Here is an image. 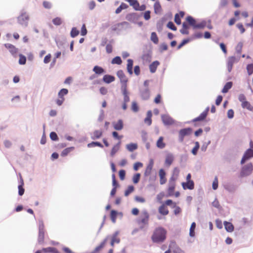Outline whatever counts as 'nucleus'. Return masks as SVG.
<instances>
[{
	"label": "nucleus",
	"mask_w": 253,
	"mask_h": 253,
	"mask_svg": "<svg viewBox=\"0 0 253 253\" xmlns=\"http://www.w3.org/2000/svg\"><path fill=\"white\" fill-rule=\"evenodd\" d=\"M113 125L114 129L117 130H121L124 127L123 122L122 120H118L117 122L113 123Z\"/></svg>",
	"instance_id": "nucleus-20"
},
{
	"label": "nucleus",
	"mask_w": 253,
	"mask_h": 253,
	"mask_svg": "<svg viewBox=\"0 0 253 253\" xmlns=\"http://www.w3.org/2000/svg\"><path fill=\"white\" fill-rule=\"evenodd\" d=\"M112 135L115 139H118L119 140H120L123 138V136L119 135L118 133L116 131H113L112 132Z\"/></svg>",
	"instance_id": "nucleus-64"
},
{
	"label": "nucleus",
	"mask_w": 253,
	"mask_h": 253,
	"mask_svg": "<svg viewBox=\"0 0 253 253\" xmlns=\"http://www.w3.org/2000/svg\"><path fill=\"white\" fill-rule=\"evenodd\" d=\"M173 161V157L171 154H168L166 158L165 165L167 167L170 166Z\"/></svg>",
	"instance_id": "nucleus-26"
},
{
	"label": "nucleus",
	"mask_w": 253,
	"mask_h": 253,
	"mask_svg": "<svg viewBox=\"0 0 253 253\" xmlns=\"http://www.w3.org/2000/svg\"><path fill=\"white\" fill-rule=\"evenodd\" d=\"M160 65V62L158 61H155L153 62L149 65V70L151 73H154L156 71L157 68Z\"/></svg>",
	"instance_id": "nucleus-22"
},
{
	"label": "nucleus",
	"mask_w": 253,
	"mask_h": 253,
	"mask_svg": "<svg viewBox=\"0 0 253 253\" xmlns=\"http://www.w3.org/2000/svg\"><path fill=\"white\" fill-rule=\"evenodd\" d=\"M119 232L118 231L116 232L112 236V241H113L115 243H119L120 242V239L118 237Z\"/></svg>",
	"instance_id": "nucleus-45"
},
{
	"label": "nucleus",
	"mask_w": 253,
	"mask_h": 253,
	"mask_svg": "<svg viewBox=\"0 0 253 253\" xmlns=\"http://www.w3.org/2000/svg\"><path fill=\"white\" fill-rule=\"evenodd\" d=\"M122 62V59L120 57L116 56L112 60V64L120 65Z\"/></svg>",
	"instance_id": "nucleus-51"
},
{
	"label": "nucleus",
	"mask_w": 253,
	"mask_h": 253,
	"mask_svg": "<svg viewBox=\"0 0 253 253\" xmlns=\"http://www.w3.org/2000/svg\"><path fill=\"white\" fill-rule=\"evenodd\" d=\"M121 144V141H120L117 144L114 145L111 151V156H113L119 150Z\"/></svg>",
	"instance_id": "nucleus-30"
},
{
	"label": "nucleus",
	"mask_w": 253,
	"mask_h": 253,
	"mask_svg": "<svg viewBox=\"0 0 253 253\" xmlns=\"http://www.w3.org/2000/svg\"><path fill=\"white\" fill-rule=\"evenodd\" d=\"M134 188L132 185L128 186L127 189H126V191H125V196H128L131 193H132L134 191Z\"/></svg>",
	"instance_id": "nucleus-46"
},
{
	"label": "nucleus",
	"mask_w": 253,
	"mask_h": 253,
	"mask_svg": "<svg viewBox=\"0 0 253 253\" xmlns=\"http://www.w3.org/2000/svg\"><path fill=\"white\" fill-rule=\"evenodd\" d=\"M151 40L155 44L159 42V39L155 32H152L151 35Z\"/></svg>",
	"instance_id": "nucleus-42"
},
{
	"label": "nucleus",
	"mask_w": 253,
	"mask_h": 253,
	"mask_svg": "<svg viewBox=\"0 0 253 253\" xmlns=\"http://www.w3.org/2000/svg\"><path fill=\"white\" fill-rule=\"evenodd\" d=\"M182 186L184 189L192 190L194 188V183L193 181H187L186 182H182Z\"/></svg>",
	"instance_id": "nucleus-17"
},
{
	"label": "nucleus",
	"mask_w": 253,
	"mask_h": 253,
	"mask_svg": "<svg viewBox=\"0 0 253 253\" xmlns=\"http://www.w3.org/2000/svg\"><path fill=\"white\" fill-rule=\"evenodd\" d=\"M241 106L243 108H246L250 111L253 110V107L248 101H246L245 102H243V103L241 104Z\"/></svg>",
	"instance_id": "nucleus-34"
},
{
	"label": "nucleus",
	"mask_w": 253,
	"mask_h": 253,
	"mask_svg": "<svg viewBox=\"0 0 253 253\" xmlns=\"http://www.w3.org/2000/svg\"><path fill=\"white\" fill-rule=\"evenodd\" d=\"M44 225L43 221H40L38 241L39 244H42L44 242Z\"/></svg>",
	"instance_id": "nucleus-5"
},
{
	"label": "nucleus",
	"mask_w": 253,
	"mask_h": 253,
	"mask_svg": "<svg viewBox=\"0 0 253 253\" xmlns=\"http://www.w3.org/2000/svg\"><path fill=\"white\" fill-rule=\"evenodd\" d=\"M95 146H98L101 148L103 147V146L102 145V144L99 142H92L87 144L88 147H95Z\"/></svg>",
	"instance_id": "nucleus-48"
},
{
	"label": "nucleus",
	"mask_w": 253,
	"mask_h": 253,
	"mask_svg": "<svg viewBox=\"0 0 253 253\" xmlns=\"http://www.w3.org/2000/svg\"><path fill=\"white\" fill-rule=\"evenodd\" d=\"M26 62V58L25 56L20 54L19 55V63L21 65H24Z\"/></svg>",
	"instance_id": "nucleus-56"
},
{
	"label": "nucleus",
	"mask_w": 253,
	"mask_h": 253,
	"mask_svg": "<svg viewBox=\"0 0 253 253\" xmlns=\"http://www.w3.org/2000/svg\"><path fill=\"white\" fill-rule=\"evenodd\" d=\"M128 2L131 6L135 10L139 5V2L137 0H126Z\"/></svg>",
	"instance_id": "nucleus-41"
},
{
	"label": "nucleus",
	"mask_w": 253,
	"mask_h": 253,
	"mask_svg": "<svg viewBox=\"0 0 253 253\" xmlns=\"http://www.w3.org/2000/svg\"><path fill=\"white\" fill-rule=\"evenodd\" d=\"M154 11L156 14H159L162 11L161 5L159 2H156L154 5Z\"/></svg>",
	"instance_id": "nucleus-33"
},
{
	"label": "nucleus",
	"mask_w": 253,
	"mask_h": 253,
	"mask_svg": "<svg viewBox=\"0 0 253 253\" xmlns=\"http://www.w3.org/2000/svg\"><path fill=\"white\" fill-rule=\"evenodd\" d=\"M167 27L172 30H176V27L175 26V25L172 22H169L167 24Z\"/></svg>",
	"instance_id": "nucleus-61"
},
{
	"label": "nucleus",
	"mask_w": 253,
	"mask_h": 253,
	"mask_svg": "<svg viewBox=\"0 0 253 253\" xmlns=\"http://www.w3.org/2000/svg\"><path fill=\"white\" fill-rule=\"evenodd\" d=\"M247 69L249 75H251L253 73V64H249L247 67Z\"/></svg>",
	"instance_id": "nucleus-59"
},
{
	"label": "nucleus",
	"mask_w": 253,
	"mask_h": 253,
	"mask_svg": "<svg viewBox=\"0 0 253 253\" xmlns=\"http://www.w3.org/2000/svg\"><path fill=\"white\" fill-rule=\"evenodd\" d=\"M175 187V178L171 176L169 181V187L168 188V195L167 197H169L174 195V191Z\"/></svg>",
	"instance_id": "nucleus-6"
},
{
	"label": "nucleus",
	"mask_w": 253,
	"mask_h": 253,
	"mask_svg": "<svg viewBox=\"0 0 253 253\" xmlns=\"http://www.w3.org/2000/svg\"><path fill=\"white\" fill-rule=\"evenodd\" d=\"M173 204L171 200L169 199L166 200L164 203L162 204L158 208L159 213L163 216L167 215L169 213V211L167 208L168 206H171Z\"/></svg>",
	"instance_id": "nucleus-3"
},
{
	"label": "nucleus",
	"mask_w": 253,
	"mask_h": 253,
	"mask_svg": "<svg viewBox=\"0 0 253 253\" xmlns=\"http://www.w3.org/2000/svg\"><path fill=\"white\" fill-rule=\"evenodd\" d=\"M93 71L97 75H101L105 72L104 70L98 66H95L93 69Z\"/></svg>",
	"instance_id": "nucleus-31"
},
{
	"label": "nucleus",
	"mask_w": 253,
	"mask_h": 253,
	"mask_svg": "<svg viewBox=\"0 0 253 253\" xmlns=\"http://www.w3.org/2000/svg\"><path fill=\"white\" fill-rule=\"evenodd\" d=\"M117 216V212L114 210H112L110 213V217L112 221L114 223L116 222V220Z\"/></svg>",
	"instance_id": "nucleus-50"
},
{
	"label": "nucleus",
	"mask_w": 253,
	"mask_h": 253,
	"mask_svg": "<svg viewBox=\"0 0 253 253\" xmlns=\"http://www.w3.org/2000/svg\"><path fill=\"white\" fill-rule=\"evenodd\" d=\"M24 182L23 180L21 181V184L18 186V194L20 196H22L25 192V189L23 188Z\"/></svg>",
	"instance_id": "nucleus-47"
},
{
	"label": "nucleus",
	"mask_w": 253,
	"mask_h": 253,
	"mask_svg": "<svg viewBox=\"0 0 253 253\" xmlns=\"http://www.w3.org/2000/svg\"><path fill=\"white\" fill-rule=\"evenodd\" d=\"M184 15L183 11H180L179 13H176L174 16V22L177 25L181 24L180 17L182 18Z\"/></svg>",
	"instance_id": "nucleus-23"
},
{
	"label": "nucleus",
	"mask_w": 253,
	"mask_h": 253,
	"mask_svg": "<svg viewBox=\"0 0 253 253\" xmlns=\"http://www.w3.org/2000/svg\"><path fill=\"white\" fill-rule=\"evenodd\" d=\"M196 228V223L195 222H193L190 228L189 235L191 237H194L195 236V229Z\"/></svg>",
	"instance_id": "nucleus-44"
},
{
	"label": "nucleus",
	"mask_w": 253,
	"mask_h": 253,
	"mask_svg": "<svg viewBox=\"0 0 253 253\" xmlns=\"http://www.w3.org/2000/svg\"><path fill=\"white\" fill-rule=\"evenodd\" d=\"M117 75L120 80L121 83L123 84V88L125 87H126V83L128 81V79L123 71L120 70H119L117 73Z\"/></svg>",
	"instance_id": "nucleus-10"
},
{
	"label": "nucleus",
	"mask_w": 253,
	"mask_h": 253,
	"mask_svg": "<svg viewBox=\"0 0 253 253\" xmlns=\"http://www.w3.org/2000/svg\"><path fill=\"white\" fill-rule=\"evenodd\" d=\"M79 34V31L75 27H73L71 31L70 35L72 38H75Z\"/></svg>",
	"instance_id": "nucleus-49"
},
{
	"label": "nucleus",
	"mask_w": 253,
	"mask_h": 253,
	"mask_svg": "<svg viewBox=\"0 0 253 253\" xmlns=\"http://www.w3.org/2000/svg\"><path fill=\"white\" fill-rule=\"evenodd\" d=\"M188 29V26L187 24L185 22H183L182 24V28L180 30L181 33H182V34L188 35L189 34Z\"/></svg>",
	"instance_id": "nucleus-36"
},
{
	"label": "nucleus",
	"mask_w": 253,
	"mask_h": 253,
	"mask_svg": "<svg viewBox=\"0 0 253 253\" xmlns=\"http://www.w3.org/2000/svg\"><path fill=\"white\" fill-rule=\"evenodd\" d=\"M119 175L121 180H124L126 175L125 170L124 169L120 170L119 172Z\"/></svg>",
	"instance_id": "nucleus-58"
},
{
	"label": "nucleus",
	"mask_w": 253,
	"mask_h": 253,
	"mask_svg": "<svg viewBox=\"0 0 253 253\" xmlns=\"http://www.w3.org/2000/svg\"><path fill=\"white\" fill-rule=\"evenodd\" d=\"M29 19V15L26 12H24L18 17V22L20 24L27 26Z\"/></svg>",
	"instance_id": "nucleus-9"
},
{
	"label": "nucleus",
	"mask_w": 253,
	"mask_h": 253,
	"mask_svg": "<svg viewBox=\"0 0 253 253\" xmlns=\"http://www.w3.org/2000/svg\"><path fill=\"white\" fill-rule=\"evenodd\" d=\"M62 19L60 17H56L52 20V22L55 25H60L62 23Z\"/></svg>",
	"instance_id": "nucleus-54"
},
{
	"label": "nucleus",
	"mask_w": 253,
	"mask_h": 253,
	"mask_svg": "<svg viewBox=\"0 0 253 253\" xmlns=\"http://www.w3.org/2000/svg\"><path fill=\"white\" fill-rule=\"evenodd\" d=\"M186 21L194 29H202L206 26L205 22L197 23L195 19L191 16H188L186 17Z\"/></svg>",
	"instance_id": "nucleus-4"
},
{
	"label": "nucleus",
	"mask_w": 253,
	"mask_h": 253,
	"mask_svg": "<svg viewBox=\"0 0 253 253\" xmlns=\"http://www.w3.org/2000/svg\"><path fill=\"white\" fill-rule=\"evenodd\" d=\"M163 140V137L161 136L159 138L156 143L157 147L160 149H163L166 146V144L164 142Z\"/></svg>",
	"instance_id": "nucleus-28"
},
{
	"label": "nucleus",
	"mask_w": 253,
	"mask_h": 253,
	"mask_svg": "<svg viewBox=\"0 0 253 253\" xmlns=\"http://www.w3.org/2000/svg\"><path fill=\"white\" fill-rule=\"evenodd\" d=\"M42 252L43 253H59L57 250L53 247H48L46 248H43Z\"/></svg>",
	"instance_id": "nucleus-29"
},
{
	"label": "nucleus",
	"mask_w": 253,
	"mask_h": 253,
	"mask_svg": "<svg viewBox=\"0 0 253 253\" xmlns=\"http://www.w3.org/2000/svg\"><path fill=\"white\" fill-rule=\"evenodd\" d=\"M192 131V129L189 127L180 130L179 131V141L180 142H182L184 140V137L190 135Z\"/></svg>",
	"instance_id": "nucleus-8"
},
{
	"label": "nucleus",
	"mask_w": 253,
	"mask_h": 253,
	"mask_svg": "<svg viewBox=\"0 0 253 253\" xmlns=\"http://www.w3.org/2000/svg\"><path fill=\"white\" fill-rule=\"evenodd\" d=\"M167 231L162 227H158L155 229L151 236V240L154 243L164 242L167 238Z\"/></svg>",
	"instance_id": "nucleus-1"
},
{
	"label": "nucleus",
	"mask_w": 253,
	"mask_h": 253,
	"mask_svg": "<svg viewBox=\"0 0 253 253\" xmlns=\"http://www.w3.org/2000/svg\"><path fill=\"white\" fill-rule=\"evenodd\" d=\"M149 220V214L146 211L141 212L139 217L136 220V222L141 229H143L148 225Z\"/></svg>",
	"instance_id": "nucleus-2"
},
{
	"label": "nucleus",
	"mask_w": 253,
	"mask_h": 253,
	"mask_svg": "<svg viewBox=\"0 0 253 253\" xmlns=\"http://www.w3.org/2000/svg\"><path fill=\"white\" fill-rule=\"evenodd\" d=\"M123 94L124 95V102L128 103L129 101V97L128 95L126 86L123 88Z\"/></svg>",
	"instance_id": "nucleus-32"
},
{
	"label": "nucleus",
	"mask_w": 253,
	"mask_h": 253,
	"mask_svg": "<svg viewBox=\"0 0 253 253\" xmlns=\"http://www.w3.org/2000/svg\"><path fill=\"white\" fill-rule=\"evenodd\" d=\"M5 46L10 50V51L12 53H15L17 51L16 48L12 44L10 43L5 44Z\"/></svg>",
	"instance_id": "nucleus-43"
},
{
	"label": "nucleus",
	"mask_w": 253,
	"mask_h": 253,
	"mask_svg": "<svg viewBox=\"0 0 253 253\" xmlns=\"http://www.w3.org/2000/svg\"><path fill=\"white\" fill-rule=\"evenodd\" d=\"M131 110L134 112H137L139 110L138 106L135 101H133L132 102Z\"/></svg>",
	"instance_id": "nucleus-55"
},
{
	"label": "nucleus",
	"mask_w": 253,
	"mask_h": 253,
	"mask_svg": "<svg viewBox=\"0 0 253 253\" xmlns=\"http://www.w3.org/2000/svg\"><path fill=\"white\" fill-rule=\"evenodd\" d=\"M140 174L138 173H136L133 176V178H132L133 182L134 184L137 183L140 180Z\"/></svg>",
	"instance_id": "nucleus-53"
},
{
	"label": "nucleus",
	"mask_w": 253,
	"mask_h": 253,
	"mask_svg": "<svg viewBox=\"0 0 253 253\" xmlns=\"http://www.w3.org/2000/svg\"><path fill=\"white\" fill-rule=\"evenodd\" d=\"M139 18L138 15L135 13H129L126 16V19L131 22H135Z\"/></svg>",
	"instance_id": "nucleus-15"
},
{
	"label": "nucleus",
	"mask_w": 253,
	"mask_h": 253,
	"mask_svg": "<svg viewBox=\"0 0 253 253\" xmlns=\"http://www.w3.org/2000/svg\"><path fill=\"white\" fill-rule=\"evenodd\" d=\"M162 120L166 125H171L174 124V120L169 116L164 115L162 116Z\"/></svg>",
	"instance_id": "nucleus-13"
},
{
	"label": "nucleus",
	"mask_w": 253,
	"mask_h": 253,
	"mask_svg": "<svg viewBox=\"0 0 253 253\" xmlns=\"http://www.w3.org/2000/svg\"><path fill=\"white\" fill-rule=\"evenodd\" d=\"M171 208H174V213L175 215H177L180 213L181 211V209L180 207L176 206V204L175 202H173V204L170 206Z\"/></svg>",
	"instance_id": "nucleus-38"
},
{
	"label": "nucleus",
	"mask_w": 253,
	"mask_h": 253,
	"mask_svg": "<svg viewBox=\"0 0 253 253\" xmlns=\"http://www.w3.org/2000/svg\"><path fill=\"white\" fill-rule=\"evenodd\" d=\"M179 173V170L177 168H175L173 170V173L172 176H173L175 178V180L177 179Z\"/></svg>",
	"instance_id": "nucleus-57"
},
{
	"label": "nucleus",
	"mask_w": 253,
	"mask_h": 253,
	"mask_svg": "<svg viewBox=\"0 0 253 253\" xmlns=\"http://www.w3.org/2000/svg\"><path fill=\"white\" fill-rule=\"evenodd\" d=\"M74 149V147H70L67 148L63 150V151L61 153V156L64 157L67 156L69 153H70L72 151H73Z\"/></svg>",
	"instance_id": "nucleus-39"
},
{
	"label": "nucleus",
	"mask_w": 253,
	"mask_h": 253,
	"mask_svg": "<svg viewBox=\"0 0 253 253\" xmlns=\"http://www.w3.org/2000/svg\"><path fill=\"white\" fill-rule=\"evenodd\" d=\"M232 83L231 82H229L227 83L224 86L222 92L223 93H226L228 91V90L232 87Z\"/></svg>",
	"instance_id": "nucleus-37"
},
{
	"label": "nucleus",
	"mask_w": 253,
	"mask_h": 253,
	"mask_svg": "<svg viewBox=\"0 0 253 253\" xmlns=\"http://www.w3.org/2000/svg\"><path fill=\"white\" fill-rule=\"evenodd\" d=\"M209 111V108L207 107L206 110L202 112L199 117L193 120L194 122L200 121L204 120L207 117L208 112Z\"/></svg>",
	"instance_id": "nucleus-16"
},
{
	"label": "nucleus",
	"mask_w": 253,
	"mask_h": 253,
	"mask_svg": "<svg viewBox=\"0 0 253 253\" xmlns=\"http://www.w3.org/2000/svg\"><path fill=\"white\" fill-rule=\"evenodd\" d=\"M223 223L225 228L227 232H231L234 230V226L231 223L224 221Z\"/></svg>",
	"instance_id": "nucleus-27"
},
{
	"label": "nucleus",
	"mask_w": 253,
	"mask_h": 253,
	"mask_svg": "<svg viewBox=\"0 0 253 253\" xmlns=\"http://www.w3.org/2000/svg\"><path fill=\"white\" fill-rule=\"evenodd\" d=\"M252 157H253V150L252 149H249L245 153L241 160V163L243 164L246 161Z\"/></svg>",
	"instance_id": "nucleus-12"
},
{
	"label": "nucleus",
	"mask_w": 253,
	"mask_h": 253,
	"mask_svg": "<svg viewBox=\"0 0 253 253\" xmlns=\"http://www.w3.org/2000/svg\"><path fill=\"white\" fill-rule=\"evenodd\" d=\"M50 138L52 140H57L58 139V136L57 134L54 132H51L50 133Z\"/></svg>",
	"instance_id": "nucleus-60"
},
{
	"label": "nucleus",
	"mask_w": 253,
	"mask_h": 253,
	"mask_svg": "<svg viewBox=\"0 0 253 253\" xmlns=\"http://www.w3.org/2000/svg\"><path fill=\"white\" fill-rule=\"evenodd\" d=\"M126 148L128 151L132 152L137 148V145L135 143H130L126 145Z\"/></svg>",
	"instance_id": "nucleus-40"
},
{
	"label": "nucleus",
	"mask_w": 253,
	"mask_h": 253,
	"mask_svg": "<svg viewBox=\"0 0 253 253\" xmlns=\"http://www.w3.org/2000/svg\"><path fill=\"white\" fill-rule=\"evenodd\" d=\"M115 80V78L111 75H105L103 78V81L106 84H110Z\"/></svg>",
	"instance_id": "nucleus-24"
},
{
	"label": "nucleus",
	"mask_w": 253,
	"mask_h": 253,
	"mask_svg": "<svg viewBox=\"0 0 253 253\" xmlns=\"http://www.w3.org/2000/svg\"><path fill=\"white\" fill-rule=\"evenodd\" d=\"M140 95L143 100H147L150 97V91L148 88H145L141 91Z\"/></svg>",
	"instance_id": "nucleus-21"
},
{
	"label": "nucleus",
	"mask_w": 253,
	"mask_h": 253,
	"mask_svg": "<svg viewBox=\"0 0 253 253\" xmlns=\"http://www.w3.org/2000/svg\"><path fill=\"white\" fill-rule=\"evenodd\" d=\"M200 145L198 142L195 143V146L192 150V153L193 155H196L197 154V151L199 149Z\"/></svg>",
	"instance_id": "nucleus-52"
},
{
	"label": "nucleus",
	"mask_w": 253,
	"mask_h": 253,
	"mask_svg": "<svg viewBox=\"0 0 253 253\" xmlns=\"http://www.w3.org/2000/svg\"><path fill=\"white\" fill-rule=\"evenodd\" d=\"M236 26L240 31L241 34H243L245 32V29L242 23H238Z\"/></svg>",
	"instance_id": "nucleus-63"
},
{
	"label": "nucleus",
	"mask_w": 253,
	"mask_h": 253,
	"mask_svg": "<svg viewBox=\"0 0 253 253\" xmlns=\"http://www.w3.org/2000/svg\"><path fill=\"white\" fill-rule=\"evenodd\" d=\"M152 112L151 111H149L147 112V117L145 119L144 122L145 123L147 124L148 125H150L152 124Z\"/></svg>",
	"instance_id": "nucleus-35"
},
{
	"label": "nucleus",
	"mask_w": 253,
	"mask_h": 253,
	"mask_svg": "<svg viewBox=\"0 0 253 253\" xmlns=\"http://www.w3.org/2000/svg\"><path fill=\"white\" fill-rule=\"evenodd\" d=\"M253 169V167L252 164H249L246 166H244L241 171L242 176H247L251 173Z\"/></svg>",
	"instance_id": "nucleus-11"
},
{
	"label": "nucleus",
	"mask_w": 253,
	"mask_h": 253,
	"mask_svg": "<svg viewBox=\"0 0 253 253\" xmlns=\"http://www.w3.org/2000/svg\"><path fill=\"white\" fill-rule=\"evenodd\" d=\"M103 134V131L101 130H94L91 134V138L95 140L100 138Z\"/></svg>",
	"instance_id": "nucleus-18"
},
{
	"label": "nucleus",
	"mask_w": 253,
	"mask_h": 253,
	"mask_svg": "<svg viewBox=\"0 0 253 253\" xmlns=\"http://www.w3.org/2000/svg\"><path fill=\"white\" fill-rule=\"evenodd\" d=\"M68 90L66 88L61 89L58 93V98L56 100V103L58 106H61L65 100L64 96L67 94Z\"/></svg>",
	"instance_id": "nucleus-7"
},
{
	"label": "nucleus",
	"mask_w": 253,
	"mask_h": 253,
	"mask_svg": "<svg viewBox=\"0 0 253 253\" xmlns=\"http://www.w3.org/2000/svg\"><path fill=\"white\" fill-rule=\"evenodd\" d=\"M159 175L160 176V183L161 185L165 184L167 182V178L166 177V173L163 169H160L159 171Z\"/></svg>",
	"instance_id": "nucleus-14"
},
{
	"label": "nucleus",
	"mask_w": 253,
	"mask_h": 253,
	"mask_svg": "<svg viewBox=\"0 0 253 253\" xmlns=\"http://www.w3.org/2000/svg\"><path fill=\"white\" fill-rule=\"evenodd\" d=\"M154 162L153 160H151L145 169L144 175L145 176H148L150 175L152 169L153 167Z\"/></svg>",
	"instance_id": "nucleus-19"
},
{
	"label": "nucleus",
	"mask_w": 253,
	"mask_h": 253,
	"mask_svg": "<svg viewBox=\"0 0 253 253\" xmlns=\"http://www.w3.org/2000/svg\"><path fill=\"white\" fill-rule=\"evenodd\" d=\"M133 63V61L131 59H128L127 60L126 69H127V72L130 75H132L133 74V71H132Z\"/></svg>",
	"instance_id": "nucleus-25"
},
{
	"label": "nucleus",
	"mask_w": 253,
	"mask_h": 253,
	"mask_svg": "<svg viewBox=\"0 0 253 253\" xmlns=\"http://www.w3.org/2000/svg\"><path fill=\"white\" fill-rule=\"evenodd\" d=\"M238 99L241 102V104L243 103V102H244L246 101H247L246 97L243 94H240L239 95Z\"/></svg>",
	"instance_id": "nucleus-62"
}]
</instances>
